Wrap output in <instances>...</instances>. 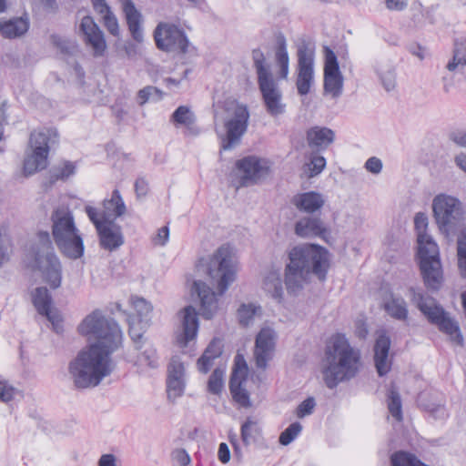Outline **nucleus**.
<instances>
[{
	"mask_svg": "<svg viewBox=\"0 0 466 466\" xmlns=\"http://www.w3.org/2000/svg\"><path fill=\"white\" fill-rule=\"evenodd\" d=\"M78 332L95 342L82 349L68 364V373L76 389L100 384L112 372L110 355L122 344V330L112 318L95 309L81 321Z\"/></svg>",
	"mask_w": 466,
	"mask_h": 466,
	"instance_id": "nucleus-1",
	"label": "nucleus"
},
{
	"mask_svg": "<svg viewBox=\"0 0 466 466\" xmlns=\"http://www.w3.org/2000/svg\"><path fill=\"white\" fill-rule=\"evenodd\" d=\"M208 275L212 284L217 285L218 294L201 280L194 281L192 290L199 298L202 317L210 319L218 309V295L222 296L236 279V265L229 247L221 246L213 254L208 262Z\"/></svg>",
	"mask_w": 466,
	"mask_h": 466,
	"instance_id": "nucleus-2",
	"label": "nucleus"
},
{
	"mask_svg": "<svg viewBox=\"0 0 466 466\" xmlns=\"http://www.w3.org/2000/svg\"><path fill=\"white\" fill-rule=\"evenodd\" d=\"M289 262L285 268V285L289 294L303 289L310 274L325 280L328 268V251L317 245L294 247L289 253Z\"/></svg>",
	"mask_w": 466,
	"mask_h": 466,
	"instance_id": "nucleus-3",
	"label": "nucleus"
},
{
	"mask_svg": "<svg viewBox=\"0 0 466 466\" xmlns=\"http://www.w3.org/2000/svg\"><path fill=\"white\" fill-rule=\"evenodd\" d=\"M323 379L328 388L354 378L360 367V351L353 348L345 335H333L325 348Z\"/></svg>",
	"mask_w": 466,
	"mask_h": 466,
	"instance_id": "nucleus-4",
	"label": "nucleus"
},
{
	"mask_svg": "<svg viewBox=\"0 0 466 466\" xmlns=\"http://www.w3.org/2000/svg\"><path fill=\"white\" fill-rule=\"evenodd\" d=\"M51 220L53 238L61 254L70 259L80 258L85 246L72 212L68 208H58L53 211Z\"/></svg>",
	"mask_w": 466,
	"mask_h": 466,
	"instance_id": "nucleus-5",
	"label": "nucleus"
},
{
	"mask_svg": "<svg viewBox=\"0 0 466 466\" xmlns=\"http://www.w3.org/2000/svg\"><path fill=\"white\" fill-rule=\"evenodd\" d=\"M34 267L38 269L46 282L52 289H57L62 280V266L56 255L50 235L47 231H39L37 242L32 248Z\"/></svg>",
	"mask_w": 466,
	"mask_h": 466,
	"instance_id": "nucleus-6",
	"label": "nucleus"
},
{
	"mask_svg": "<svg viewBox=\"0 0 466 466\" xmlns=\"http://www.w3.org/2000/svg\"><path fill=\"white\" fill-rule=\"evenodd\" d=\"M58 143L59 136L56 128H42L39 131H33L29 137L32 153L24 160V176L29 177L46 169L48 166L49 152Z\"/></svg>",
	"mask_w": 466,
	"mask_h": 466,
	"instance_id": "nucleus-7",
	"label": "nucleus"
},
{
	"mask_svg": "<svg viewBox=\"0 0 466 466\" xmlns=\"http://www.w3.org/2000/svg\"><path fill=\"white\" fill-rule=\"evenodd\" d=\"M228 117L224 121V128L226 133L220 135L221 148L223 150H230L235 147L241 137L247 132L249 119V111L247 106L242 104H235L232 107H228Z\"/></svg>",
	"mask_w": 466,
	"mask_h": 466,
	"instance_id": "nucleus-8",
	"label": "nucleus"
},
{
	"mask_svg": "<svg viewBox=\"0 0 466 466\" xmlns=\"http://www.w3.org/2000/svg\"><path fill=\"white\" fill-rule=\"evenodd\" d=\"M432 208L441 231L453 233L461 217V202L453 197L439 195L433 199Z\"/></svg>",
	"mask_w": 466,
	"mask_h": 466,
	"instance_id": "nucleus-9",
	"label": "nucleus"
},
{
	"mask_svg": "<svg viewBox=\"0 0 466 466\" xmlns=\"http://www.w3.org/2000/svg\"><path fill=\"white\" fill-rule=\"evenodd\" d=\"M297 57L296 86L299 95L306 96L314 83V47L307 41H302L298 46Z\"/></svg>",
	"mask_w": 466,
	"mask_h": 466,
	"instance_id": "nucleus-10",
	"label": "nucleus"
},
{
	"mask_svg": "<svg viewBox=\"0 0 466 466\" xmlns=\"http://www.w3.org/2000/svg\"><path fill=\"white\" fill-rule=\"evenodd\" d=\"M154 39L158 49L166 52H187L189 41L184 32L178 26L159 23L154 31Z\"/></svg>",
	"mask_w": 466,
	"mask_h": 466,
	"instance_id": "nucleus-11",
	"label": "nucleus"
},
{
	"mask_svg": "<svg viewBox=\"0 0 466 466\" xmlns=\"http://www.w3.org/2000/svg\"><path fill=\"white\" fill-rule=\"evenodd\" d=\"M85 211L96 229L99 245L102 248L113 251L124 244V236L119 225L116 222L97 220L95 210L91 206H86Z\"/></svg>",
	"mask_w": 466,
	"mask_h": 466,
	"instance_id": "nucleus-12",
	"label": "nucleus"
},
{
	"mask_svg": "<svg viewBox=\"0 0 466 466\" xmlns=\"http://www.w3.org/2000/svg\"><path fill=\"white\" fill-rule=\"evenodd\" d=\"M258 85L267 113L272 117L283 115L286 112V104L273 76L258 81Z\"/></svg>",
	"mask_w": 466,
	"mask_h": 466,
	"instance_id": "nucleus-13",
	"label": "nucleus"
},
{
	"mask_svg": "<svg viewBox=\"0 0 466 466\" xmlns=\"http://www.w3.org/2000/svg\"><path fill=\"white\" fill-rule=\"evenodd\" d=\"M324 91L337 98L342 94L343 76L339 71V66L336 54L329 46L324 47Z\"/></svg>",
	"mask_w": 466,
	"mask_h": 466,
	"instance_id": "nucleus-14",
	"label": "nucleus"
},
{
	"mask_svg": "<svg viewBox=\"0 0 466 466\" xmlns=\"http://www.w3.org/2000/svg\"><path fill=\"white\" fill-rule=\"evenodd\" d=\"M79 31L84 36V42L90 46L95 57H101L106 51V42L103 31L93 17L85 15L80 22Z\"/></svg>",
	"mask_w": 466,
	"mask_h": 466,
	"instance_id": "nucleus-15",
	"label": "nucleus"
},
{
	"mask_svg": "<svg viewBox=\"0 0 466 466\" xmlns=\"http://www.w3.org/2000/svg\"><path fill=\"white\" fill-rule=\"evenodd\" d=\"M277 335L273 329L262 328L255 340L254 358L256 366L265 370L268 362L273 358Z\"/></svg>",
	"mask_w": 466,
	"mask_h": 466,
	"instance_id": "nucleus-16",
	"label": "nucleus"
},
{
	"mask_svg": "<svg viewBox=\"0 0 466 466\" xmlns=\"http://www.w3.org/2000/svg\"><path fill=\"white\" fill-rule=\"evenodd\" d=\"M238 169L243 174L241 185L248 186L256 183L268 175V167L261 159L250 156L237 162Z\"/></svg>",
	"mask_w": 466,
	"mask_h": 466,
	"instance_id": "nucleus-17",
	"label": "nucleus"
},
{
	"mask_svg": "<svg viewBox=\"0 0 466 466\" xmlns=\"http://www.w3.org/2000/svg\"><path fill=\"white\" fill-rule=\"evenodd\" d=\"M410 291L412 293L413 302L431 324L437 326L449 314L433 298L426 297L413 288Z\"/></svg>",
	"mask_w": 466,
	"mask_h": 466,
	"instance_id": "nucleus-18",
	"label": "nucleus"
},
{
	"mask_svg": "<svg viewBox=\"0 0 466 466\" xmlns=\"http://www.w3.org/2000/svg\"><path fill=\"white\" fill-rule=\"evenodd\" d=\"M167 372V397L175 400L182 396L185 390V367L178 356L171 358Z\"/></svg>",
	"mask_w": 466,
	"mask_h": 466,
	"instance_id": "nucleus-19",
	"label": "nucleus"
},
{
	"mask_svg": "<svg viewBox=\"0 0 466 466\" xmlns=\"http://www.w3.org/2000/svg\"><path fill=\"white\" fill-rule=\"evenodd\" d=\"M92 208L95 210L97 220H105V222H116V219L127 211V207L118 189L113 190L110 198L103 200L101 210L94 207Z\"/></svg>",
	"mask_w": 466,
	"mask_h": 466,
	"instance_id": "nucleus-20",
	"label": "nucleus"
},
{
	"mask_svg": "<svg viewBox=\"0 0 466 466\" xmlns=\"http://www.w3.org/2000/svg\"><path fill=\"white\" fill-rule=\"evenodd\" d=\"M182 332L177 335V341L180 347H187L188 342L193 340L198 331V318L196 309L189 305L181 311Z\"/></svg>",
	"mask_w": 466,
	"mask_h": 466,
	"instance_id": "nucleus-21",
	"label": "nucleus"
},
{
	"mask_svg": "<svg viewBox=\"0 0 466 466\" xmlns=\"http://www.w3.org/2000/svg\"><path fill=\"white\" fill-rule=\"evenodd\" d=\"M417 402L420 409L430 413L434 419H444L448 415L445 408V397L441 392H420Z\"/></svg>",
	"mask_w": 466,
	"mask_h": 466,
	"instance_id": "nucleus-22",
	"label": "nucleus"
},
{
	"mask_svg": "<svg viewBox=\"0 0 466 466\" xmlns=\"http://www.w3.org/2000/svg\"><path fill=\"white\" fill-rule=\"evenodd\" d=\"M390 344V338L385 331L379 334L374 344V362L377 372L380 377L386 375L390 370L391 363L389 360Z\"/></svg>",
	"mask_w": 466,
	"mask_h": 466,
	"instance_id": "nucleus-23",
	"label": "nucleus"
},
{
	"mask_svg": "<svg viewBox=\"0 0 466 466\" xmlns=\"http://www.w3.org/2000/svg\"><path fill=\"white\" fill-rule=\"evenodd\" d=\"M335 140V133L326 127H312L306 131V142L310 151L322 152Z\"/></svg>",
	"mask_w": 466,
	"mask_h": 466,
	"instance_id": "nucleus-24",
	"label": "nucleus"
},
{
	"mask_svg": "<svg viewBox=\"0 0 466 466\" xmlns=\"http://www.w3.org/2000/svg\"><path fill=\"white\" fill-rule=\"evenodd\" d=\"M295 233L302 238L319 237L325 239L329 230L319 218L306 217L296 223Z\"/></svg>",
	"mask_w": 466,
	"mask_h": 466,
	"instance_id": "nucleus-25",
	"label": "nucleus"
},
{
	"mask_svg": "<svg viewBox=\"0 0 466 466\" xmlns=\"http://www.w3.org/2000/svg\"><path fill=\"white\" fill-rule=\"evenodd\" d=\"M420 268L426 287L431 290H439L443 281L441 260L420 262Z\"/></svg>",
	"mask_w": 466,
	"mask_h": 466,
	"instance_id": "nucleus-26",
	"label": "nucleus"
},
{
	"mask_svg": "<svg viewBox=\"0 0 466 466\" xmlns=\"http://www.w3.org/2000/svg\"><path fill=\"white\" fill-rule=\"evenodd\" d=\"M32 302L37 312L46 317L53 325L58 322V316L51 311L52 297L46 287H39L35 289L32 293Z\"/></svg>",
	"mask_w": 466,
	"mask_h": 466,
	"instance_id": "nucleus-27",
	"label": "nucleus"
},
{
	"mask_svg": "<svg viewBox=\"0 0 466 466\" xmlns=\"http://www.w3.org/2000/svg\"><path fill=\"white\" fill-rule=\"evenodd\" d=\"M122 7L133 39L137 42H142L143 30L141 27L142 15L140 12L136 8L132 0H123Z\"/></svg>",
	"mask_w": 466,
	"mask_h": 466,
	"instance_id": "nucleus-28",
	"label": "nucleus"
},
{
	"mask_svg": "<svg viewBox=\"0 0 466 466\" xmlns=\"http://www.w3.org/2000/svg\"><path fill=\"white\" fill-rule=\"evenodd\" d=\"M291 203L301 212L314 213L323 207L325 200L320 193L309 191L295 195Z\"/></svg>",
	"mask_w": 466,
	"mask_h": 466,
	"instance_id": "nucleus-29",
	"label": "nucleus"
},
{
	"mask_svg": "<svg viewBox=\"0 0 466 466\" xmlns=\"http://www.w3.org/2000/svg\"><path fill=\"white\" fill-rule=\"evenodd\" d=\"M240 438L245 447L252 444H262L264 441L263 431L258 421L248 417L240 427Z\"/></svg>",
	"mask_w": 466,
	"mask_h": 466,
	"instance_id": "nucleus-30",
	"label": "nucleus"
},
{
	"mask_svg": "<svg viewBox=\"0 0 466 466\" xmlns=\"http://www.w3.org/2000/svg\"><path fill=\"white\" fill-rule=\"evenodd\" d=\"M383 309L392 319L404 321L408 319L407 302L400 296L390 293L384 299Z\"/></svg>",
	"mask_w": 466,
	"mask_h": 466,
	"instance_id": "nucleus-31",
	"label": "nucleus"
},
{
	"mask_svg": "<svg viewBox=\"0 0 466 466\" xmlns=\"http://www.w3.org/2000/svg\"><path fill=\"white\" fill-rule=\"evenodd\" d=\"M29 28L27 18L15 17L0 23V33L5 38H15L23 35Z\"/></svg>",
	"mask_w": 466,
	"mask_h": 466,
	"instance_id": "nucleus-32",
	"label": "nucleus"
},
{
	"mask_svg": "<svg viewBox=\"0 0 466 466\" xmlns=\"http://www.w3.org/2000/svg\"><path fill=\"white\" fill-rule=\"evenodd\" d=\"M418 255L420 262L440 259L439 247L430 235H419Z\"/></svg>",
	"mask_w": 466,
	"mask_h": 466,
	"instance_id": "nucleus-33",
	"label": "nucleus"
},
{
	"mask_svg": "<svg viewBox=\"0 0 466 466\" xmlns=\"http://www.w3.org/2000/svg\"><path fill=\"white\" fill-rule=\"evenodd\" d=\"M263 289L274 299L280 302L283 299L281 274L279 269H270L264 278Z\"/></svg>",
	"mask_w": 466,
	"mask_h": 466,
	"instance_id": "nucleus-34",
	"label": "nucleus"
},
{
	"mask_svg": "<svg viewBox=\"0 0 466 466\" xmlns=\"http://www.w3.org/2000/svg\"><path fill=\"white\" fill-rule=\"evenodd\" d=\"M275 62L276 65L279 67V77L286 79L289 73V56L287 50L286 38L284 35H279L277 39Z\"/></svg>",
	"mask_w": 466,
	"mask_h": 466,
	"instance_id": "nucleus-35",
	"label": "nucleus"
},
{
	"mask_svg": "<svg viewBox=\"0 0 466 466\" xmlns=\"http://www.w3.org/2000/svg\"><path fill=\"white\" fill-rule=\"evenodd\" d=\"M440 331L447 334L451 342L456 345H463V336L459 323L450 316V313L437 325Z\"/></svg>",
	"mask_w": 466,
	"mask_h": 466,
	"instance_id": "nucleus-36",
	"label": "nucleus"
},
{
	"mask_svg": "<svg viewBox=\"0 0 466 466\" xmlns=\"http://www.w3.org/2000/svg\"><path fill=\"white\" fill-rule=\"evenodd\" d=\"M318 151H309L306 153L305 157L308 162L305 164L309 177L319 176L326 167V159Z\"/></svg>",
	"mask_w": 466,
	"mask_h": 466,
	"instance_id": "nucleus-37",
	"label": "nucleus"
},
{
	"mask_svg": "<svg viewBox=\"0 0 466 466\" xmlns=\"http://www.w3.org/2000/svg\"><path fill=\"white\" fill-rule=\"evenodd\" d=\"M244 380L230 379L229 390L233 400L243 408H249L251 401L248 390L242 387Z\"/></svg>",
	"mask_w": 466,
	"mask_h": 466,
	"instance_id": "nucleus-38",
	"label": "nucleus"
},
{
	"mask_svg": "<svg viewBox=\"0 0 466 466\" xmlns=\"http://www.w3.org/2000/svg\"><path fill=\"white\" fill-rule=\"evenodd\" d=\"M131 303L139 318V321L148 324L153 310L151 303L140 297H132Z\"/></svg>",
	"mask_w": 466,
	"mask_h": 466,
	"instance_id": "nucleus-39",
	"label": "nucleus"
},
{
	"mask_svg": "<svg viewBox=\"0 0 466 466\" xmlns=\"http://www.w3.org/2000/svg\"><path fill=\"white\" fill-rule=\"evenodd\" d=\"M253 65L258 76V81L272 76L269 67L266 64L264 53L257 48L252 51Z\"/></svg>",
	"mask_w": 466,
	"mask_h": 466,
	"instance_id": "nucleus-40",
	"label": "nucleus"
},
{
	"mask_svg": "<svg viewBox=\"0 0 466 466\" xmlns=\"http://www.w3.org/2000/svg\"><path fill=\"white\" fill-rule=\"evenodd\" d=\"M459 65L466 66V39L461 38L455 41L452 61L447 65V69L454 71Z\"/></svg>",
	"mask_w": 466,
	"mask_h": 466,
	"instance_id": "nucleus-41",
	"label": "nucleus"
},
{
	"mask_svg": "<svg viewBox=\"0 0 466 466\" xmlns=\"http://www.w3.org/2000/svg\"><path fill=\"white\" fill-rule=\"evenodd\" d=\"M76 172V165L71 161H64L62 165L53 167L50 172V182L65 180Z\"/></svg>",
	"mask_w": 466,
	"mask_h": 466,
	"instance_id": "nucleus-42",
	"label": "nucleus"
},
{
	"mask_svg": "<svg viewBox=\"0 0 466 466\" xmlns=\"http://www.w3.org/2000/svg\"><path fill=\"white\" fill-rule=\"evenodd\" d=\"M388 409L390 413L398 421L402 420V405L399 391L392 386L388 395Z\"/></svg>",
	"mask_w": 466,
	"mask_h": 466,
	"instance_id": "nucleus-43",
	"label": "nucleus"
},
{
	"mask_svg": "<svg viewBox=\"0 0 466 466\" xmlns=\"http://www.w3.org/2000/svg\"><path fill=\"white\" fill-rule=\"evenodd\" d=\"M225 370L216 368L211 373L208 381V390L215 395L221 393L224 387Z\"/></svg>",
	"mask_w": 466,
	"mask_h": 466,
	"instance_id": "nucleus-44",
	"label": "nucleus"
},
{
	"mask_svg": "<svg viewBox=\"0 0 466 466\" xmlns=\"http://www.w3.org/2000/svg\"><path fill=\"white\" fill-rule=\"evenodd\" d=\"M380 79L384 89L388 92L393 90L396 87V69L391 65H387L381 68L379 72Z\"/></svg>",
	"mask_w": 466,
	"mask_h": 466,
	"instance_id": "nucleus-45",
	"label": "nucleus"
},
{
	"mask_svg": "<svg viewBox=\"0 0 466 466\" xmlns=\"http://www.w3.org/2000/svg\"><path fill=\"white\" fill-rule=\"evenodd\" d=\"M457 255L461 274L463 278H466V228H464L458 237Z\"/></svg>",
	"mask_w": 466,
	"mask_h": 466,
	"instance_id": "nucleus-46",
	"label": "nucleus"
},
{
	"mask_svg": "<svg viewBox=\"0 0 466 466\" xmlns=\"http://www.w3.org/2000/svg\"><path fill=\"white\" fill-rule=\"evenodd\" d=\"M171 120L177 124L190 127L195 122V116L187 106H180L172 114Z\"/></svg>",
	"mask_w": 466,
	"mask_h": 466,
	"instance_id": "nucleus-47",
	"label": "nucleus"
},
{
	"mask_svg": "<svg viewBox=\"0 0 466 466\" xmlns=\"http://www.w3.org/2000/svg\"><path fill=\"white\" fill-rule=\"evenodd\" d=\"M137 351V360L141 364H145L151 368H156L157 366V352L156 350L150 344L143 343V349Z\"/></svg>",
	"mask_w": 466,
	"mask_h": 466,
	"instance_id": "nucleus-48",
	"label": "nucleus"
},
{
	"mask_svg": "<svg viewBox=\"0 0 466 466\" xmlns=\"http://www.w3.org/2000/svg\"><path fill=\"white\" fill-rule=\"evenodd\" d=\"M258 309H260V308L253 304H241L238 309V317L240 325L248 327L251 324Z\"/></svg>",
	"mask_w": 466,
	"mask_h": 466,
	"instance_id": "nucleus-49",
	"label": "nucleus"
},
{
	"mask_svg": "<svg viewBox=\"0 0 466 466\" xmlns=\"http://www.w3.org/2000/svg\"><path fill=\"white\" fill-rule=\"evenodd\" d=\"M163 96L164 93L159 88L152 86H147L137 93L138 104L143 106L148 102L151 97L155 98L156 101H159L163 98Z\"/></svg>",
	"mask_w": 466,
	"mask_h": 466,
	"instance_id": "nucleus-50",
	"label": "nucleus"
},
{
	"mask_svg": "<svg viewBox=\"0 0 466 466\" xmlns=\"http://www.w3.org/2000/svg\"><path fill=\"white\" fill-rule=\"evenodd\" d=\"M51 43L60 50L62 54L65 55H73L76 50V45L75 42H72L66 38H64L58 35H51L50 36Z\"/></svg>",
	"mask_w": 466,
	"mask_h": 466,
	"instance_id": "nucleus-51",
	"label": "nucleus"
},
{
	"mask_svg": "<svg viewBox=\"0 0 466 466\" xmlns=\"http://www.w3.org/2000/svg\"><path fill=\"white\" fill-rule=\"evenodd\" d=\"M301 431L302 426L299 422L291 423L285 431L280 433L279 439V443L284 446L289 445L297 438Z\"/></svg>",
	"mask_w": 466,
	"mask_h": 466,
	"instance_id": "nucleus-52",
	"label": "nucleus"
},
{
	"mask_svg": "<svg viewBox=\"0 0 466 466\" xmlns=\"http://www.w3.org/2000/svg\"><path fill=\"white\" fill-rule=\"evenodd\" d=\"M248 374V365L243 356L238 354L235 357V363L230 379L246 380Z\"/></svg>",
	"mask_w": 466,
	"mask_h": 466,
	"instance_id": "nucleus-53",
	"label": "nucleus"
},
{
	"mask_svg": "<svg viewBox=\"0 0 466 466\" xmlns=\"http://www.w3.org/2000/svg\"><path fill=\"white\" fill-rule=\"evenodd\" d=\"M103 20L104 25L107 31L114 36H117L119 35V25L115 15L111 11L107 12L103 15Z\"/></svg>",
	"mask_w": 466,
	"mask_h": 466,
	"instance_id": "nucleus-54",
	"label": "nucleus"
},
{
	"mask_svg": "<svg viewBox=\"0 0 466 466\" xmlns=\"http://www.w3.org/2000/svg\"><path fill=\"white\" fill-rule=\"evenodd\" d=\"M315 406V399L309 397L298 406L296 414L300 419L304 418L313 412Z\"/></svg>",
	"mask_w": 466,
	"mask_h": 466,
	"instance_id": "nucleus-55",
	"label": "nucleus"
},
{
	"mask_svg": "<svg viewBox=\"0 0 466 466\" xmlns=\"http://www.w3.org/2000/svg\"><path fill=\"white\" fill-rule=\"evenodd\" d=\"M448 138L457 147L466 148V129L457 128L448 134Z\"/></svg>",
	"mask_w": 466,
	"mask_h": 466,
	"instance_id": "nucleus-56",
	"label": "nucleus"
},
{
	"mask_svg": "<svg viewBox=\"0 0 466 466\" xmlns=\"http://www.w3.org/2000/svg\"><path fill=\"white\" fill-rule=\"evenodd\" d=\"M414 226L417 231V238L419 235H428L426 229L428 228V217L425 213L419 212L414 218Z\"/></svg>",
	"mask_w": 466,
	"mask_h": 466,
	"instance_id": "nucleus-57",
	"label": "nucleus"
},
{
	"mask_svg": "<svg viewBox=\"0 0 466 466\" xmlns=\"http://www.w3.org/2000/svg\"><path fill=\"white\" fill-rule=\"evenodd\" d=\"M8 242L7 227L5 224H0V264L7 260L5 246Z\"/></svg>",
	"mask_w": 466,
	"mask_h": 466,
	"instance_id": "nucleus-58",
	"label": "nucleus"
},
{
	"mask_svg": "<svg viewBox=\"0 0 466 466\" xmlns=\"http://www.w3.org/2000/svg\"><path fill=\"white\" fill-rule=\"evenodd\" d=\"M171 459L179 466L189 465L191 459L188 453L184 449H176L171 452Z\"/></svg>",
	"mask_w": 466,
	"mask_h": 466,
	"instance_id": "nucleus-59",
	"label": "nucleus"
},
{
	"mask_svg": "<svg viewBox=\"0 0 466 466\" xmlns=\"http://www.w3.org/2000/svg\"><path fill=\"white\" fill-rule=\"evenodd\" d=\"M16 390L6 381H0V400L8 402L12 400L15 395Z\"/></svg>",
	"mask_w": 466,
	"mask_h": 466,
	"instance_id": "nucleus-60",
	"label": "nucleus"
},
{
	"mask_svg": "<svg viewBox=\"0 0 466 466\" xmlns=\"http://www.w3.org/2000/svg\"><path fill=\"white\" fill-rule=\"evenodd\" d=\"M222 353V344L220 339H214L211 340V342L208 344L207 349L205 350L204 353L210 359H217L218 358Z\"/></svg>",
	"mask_w": 466,
	"mask_h": 466,
	"instance_id": "nucleus-61",
	"label": "nucleus"
},
{
	"mask_svg": "<svg viewBox=\"0 0 466 466\" xmlns=\"http://www.w3.org/2000/svg\"><path fill=\"white\" fill-rule=\"evenodd\" d=\"M365 167L372 174H379L382 169V162L380 158L371 157L366 161Z\"/></svg>",
	"mask_w": 466,
	"mask_h": 466,
	"instance_id": "nucleus-62",
	"label": "nucleus"
},
{
	"mask_svg": "<svg viewBox=\"0 0 466 466\" xmlns=\"http://www.w3.org/2000/svg\"><path fill=\"white\" fill-rule=\"evenodd\" d=\"M135 191L137 198L145 197L148 192V182L145 177H138L135 182Z\"/></svg>",
	"mask_w": 466,
	"mask_h": 466,
	"instance_id": "nucleus-63",
	"label": "nucleus"
},
{
	"mask_svg": "<svg viewBox=\"0 0 466 466\" xmlns=\"http://www.w3.org/2000/svg\"><path fill=\"white\" fill-rule=\"evenodd\" d=\"M215 359H210L207 355L202 354V356L198 360V369L202 373H208L210 368L213 365V361Z\"/></svg>",
	"mask_w": 466,
	"mask_h": 466,
	"instance_id": "nucleus-64",
	"label": "nucleus"
}]
</instances>
